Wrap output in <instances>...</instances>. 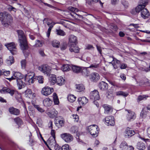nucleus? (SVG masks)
<instances>
[{
  "mask_svg": "<svg viewBox=\"0 0 150 150\" xmlns=\"http://www.w3.org/2000/svg\"><path fill=\"white\" fill-rule=\"evenodd\" d=\"M52 45L54 47L59 48L60 45V42L58 40H54L52 42Z\"/></svg>",
  "mask_w": 150,
  "mask_h": 150,
  "instance_id": "nucleus-43",
  "label": "nucleus"
},
{
  "mask_svg": "<svg viewBox=\"0 0 150 150\" xmlns=\"http://www.w3.org/2000/svg\"><path fill=\"white\" fill-rule=\"evenodd\" d=\"M5 45L10 51L12 54H16L17 52L16 46L14 42H12L6 44Z\"/></svg>",
  "mask_w": 150,
  "mask_h": 150,
  "instance_id": "nucleus-7",
  "label": "nucleus"
},
{
  "mask_svg": "<svg viewBox=\"0 0 150 150\" xmlns=\"http://www.w3.org/2000/svg\"><path fill=\"white\" fill-rule=\"evenodd\" d=\"M69 43L71 45L74 44L76 45L77 43V39L76 37L73 35H71L69 38Z\"/></svg>",
  "mask_w": 150,
  "mask_h": 150,
  "instance_id": "nucleus-22",
  "label": "nucleus"
},
{
  "mask_svg": "<svg viewBox=\"0 0 150 150\" xmlns=\"http://www.w3.org/2000/svg\"><path fill=\"white\" fill-rule=\"evenodd\" d=\"M136 12L139 13L141 11V17L144 18H146L150 16V14L147 10L145 8H143L141 5H138L135 8Z\"/></svg>",
  "mask_w": 150,
  "mask_h": 150,
  "instance_id": "nucleus-3",
  "label": "nucleus"
},
{
  "mask_svg": "<svg viewBox=\"0 0 150 150\" xmlns=\"http://www.w3.org/2000/svg\"><path fill=\"white\" fill-rule=\"evenodd\" d=\"M146 110V108H144L141 112L140 116L142 118H144L146 117L147 113Z\"/></svg>",
  "mask_w": 150,
  "mask_h": 150,
  "instance_id": "nucleus-47",
  "label": "nucleus"
},
{
  "mask_svg": "<svg viewBox=\"0 0 150 150\" xmlns=\"http://www.w3.org/2000/svg\"><path fill=\"white\" fill-rule=\"evenodd\" d=\"M42 139L44 141L45 143L46 144L50 150H52L50 148H53L54 146L55 145L56 143L55 139H52L50 137L47 141V143L46 142L44 139L41 136Z\"/></svg>",
  "mask_w": 150,
  "mask_h": 150,
  "instance_id": "nucleus-11",
  "label": "nucleus"
},
{
  "mask_svg": "<svg viewBox=\"0 0 150 150\" xmlns=\"http://www.w3.org/2000/svg\"><path fill=\"white\" fill-rule=\"evenodd\" d=\"M99 88L102 90H106L108 88L107 83L104 81H102L99 84Z\"/></svg>",
  "mask_w": 150,
  "mask_h": 150,
  "instance_id": "nucleus-28",
  "label": "nucleus"
},
{
  "mask_svg": "<svg viewBox=\"0 0 150 150\" xmlns=\"http://www.w3.org/2000/svg\"><path fill=\"white\" fill-rule=\"evenodd\" d=\"M98 126L95 125H91L88 127V130L89 133L93 137H96L98 133Z\"/></svg>",
  "mask_w": 150,
  "mask_h": 150,
  "instance_id": "nucleus-5",
  "label": "nucleus"
},
{
  "mask_svg": "<svg viewBox=\"0 0 150 150\" xmlns=\"http://www.w3.org/2000/svg\"><path fill=\"white\" fill-rule=\"evenodd\" d=\"M55 123L56 126H58V124L61 127L63 126L64 124V121L63 119H56Z\"/></svg>",
  "mask_w": 150,
  "mask_h": 150,
  "instance_id": "nucleus-37",
  "label": "nucleus"
},
{
  "mask_svg": "<svg viewBox=\"0 0 150 150\" xmlns=\"http://www.w3.org/2000/svg\"><path fill=\"white\" fill-rule=\"evenodd\" d=\"M78 101L80 105H83L88 102V100L85 97H83L79 98Z\"/></svg>",
  "mask_w": 150,
  "mask_h": 150,
  "instance_id": "nucleus-23",
  "label": "nucleus"
},
{
  "mask_svg": "<svg viewBox=\"0 0 150 150\" xmlns=\"http://www.w3.org/2000/svg\"><path fill=\"white\" fill-rule=\"evenodd\" d=\"M0 21L4 26H7L12 22L13 18L10 13L5 12L0 13Z\"/></svg>",
  "mask_w": 150,
  "mask_h": 150,
  "instance_id": "nucleus-1",
  "label": "nucleus"
},
{
  "mask_svg": "<svg viewBox=\"0 0 150 150\" xmlns=\"http://www.w3.org/2000/svg\"><path fill=\"white\" fill-rule=\"evenodd\" d=\"M50 81L52 85H54L55 83H57V78L54 74H51L50 77Z\"/></svg>",
  "mask_w": 150,
  "mask_h": 150,
  "instance_id": "nucleus-33",
  "label": "nucleus"
},
{
  "mask_svg": "<svg viewBox=\"0 0 150 150\" xmlns=\"http://www.w3.org/2000/svg\"><path fill=\"white\" fill-rule=\"evenodd\" d=\"M119 147L121 150H127L128 148V146L125 141H123L120 145Z\"/></svg>",
  "mask_w": 150,
  "mask_h": 150,
  "instance_id": "nucleus-29",
  "label": "nucleus"
},
{
  "mask_svg": "<svg viewBox=\"0 0 150 150\" xmlns=\"http://www.w3.org/2000/svg\"><path fill=\"white\" fill-rule=\"evenodd\" d=\"M53 96L54 103L55 105H58L59 103V101L57 94L56 93H54Z\"/></svg>",
  "mask_w": 150,
  "mask_h": 150,
  "instance_id": "nucleus-40",
  "label": "nucleus"
},
{
  "mask_svg": "<svg viewBox=\"0 0 150 150\" xmlns=\"http://www.w3.org/2000/svg\"><path fill=\"white\" fill-rule=\"evenodd\" d=\"M69 50L71 52H74L75 53H78L79 52V49L78 47L74 44L71 45Z\"/></svg>",
  "mask_w": 150,
  "mask_h": 150,
  "instance_id": "nucleus-30",
  "label": "nucleus"
},
{
  "mask_svg": "<svg viewBox=\"0 0 150 150\" xmlns=\"http://www.w3.org/2000/svg\"><path fill=\"white\" fill-rule=\"evenodd\" d=\"M147 3L148 2L146 0H141L140 1V4L139 5H141L142 7H143V8H145Z\"/></svg>",
  "mask_w": 150,
  "mask_h": 150,
  "instance_id": "nucleus-49",
  "label": "nucleus"
},
{
  "mask_svg": "<svg viewBox=\"0 0 150 150\" xmlns=\"http://www.w3.org/2000/svg\"><path fill=\"white\" fill-rule=\"evenodd\" d=\"M1 91L2 93L5 92L7 93L10 94L11 96H12L14 94H15V92H16V91L13 89L4 88L2 89Z\"/></svg>",
  "mask_w": 150,
  "mask_h": 150,
  "instance_id": "nucleus-19",
  "label": "nucleus"
},
{
  "mask_svg": "<svg viewBox=\"0 0 150 150\" xmlns=\"http://www.w3.org/2000/svg\"><path fill=\"white\" fill-rule=\"evenodd\" d=\"M52 103V100L49 98H46L44 99L43 101L44 105L46 107L50 106Z\"/></svg>",
  "mask_w": 150,
  "mask_h": 150,
  "instance_id": "nucleus-27",
  "label": "nucleus"
},
{
  "mask_svg": "<svg viewBox=\"0 0 150 150\" xmlns=\"http://www.w3.org/2000/svg\"><path fill=\"white\" fill-rule=\"evenodd\" d=\"M57 34L61 36H64L65 35L64 32L61 29L56 30Z\"/></svg>",
  "mask_w": 150,
  "mask_h": 150,
  "instance_id": "nucleus-52",
  "label": "nucleus"
},
{
  "mask_svg": "<svg viewBox=\"0 0 150 150\" xmlns=\"http://www.w3.org/2000/svg\"><path fill=\"white\" fill-rule=\"evenodd\" d=\"M34 106L35 108L40 112H43L45 111V110L41 108L39 105H34Z\"/></svg>",
  "mask_w": 150,
  "mask_h": 150,
  "instance_id": "nucleus-51",
  "label": "nucleus"
},
{
  "mask_svg": "<svg viewBox=\"0 0 150 150\" xmlns=\"http://www.w3.org/2000/svg\"><path fill=\"white\" fill-rule=\"evenodd\" d=\"M86 49L88 50H93L94 49V47L93 46L91 45H87L85 48Z\"/></svg>",
  "mask_w": 150,
  "mask_h": 150,
  "instance_id": "nucleus-63",
  "label": "nucleus"
},
{
  "mask_svg": "<svg viewBox=\"0 0 150 150\" xmlns=\"http://www.w3.org/2000/svg\"><path fill=\"white\" fill-rule=\"evenodd\" d=\"M103 107L104 109V113L105 114H110L112 111V107L110 105H103Z\"/></svg>",
  "mask_w": 150,
  "mask_h": 150,
  "instance_id": "nucleus-20",
  "label": "nucleus"
},
{
  "mask_svg": "<svg viewBox=\"0 0 150 150\" xmlns=\"http://www.w3.org/2000/svg\"><path fill=\"white\" fill-rule=\"evenodd\" d=\"M38 69L47 76L50 74L51 70V67L47 64L42 65L39 66Z\"/></svg>",
  "mask_w": 150,
  "mask_h": 150,
  "instance_id": "nucleus-6",
  "label": "nucleus"
},
{
  "mask_svg": "<svg viewBox=\"0 0 150 150\" xmlns=\"http://www.w3.org/2000/svg\"><path fill=\"white\" fill-rule=\"evenodd\" d=\"M35 77V74L33 72H30L26 74L25 76V81L27 84L30 85L33 83Z\"/></svg>",
  "mask_w": 150,
  "mask_h": 150,
  "instance_id": "nucleus-4",
  "label": "nucleus"
},
{
  "mask_svg": "<svg viewBox=\"0 0 150 150\" xmlns=\"http://www.w3.org/2000/svg\"><path fill=\"white\" fill-rule=\"evenodd\" d=\"M138 137L139 138L145 142H146L149 140V139H146L144 137L141 136L140 134H139Z\"/></svg>",
  "mask_w": 150,
  "mask_h": 150,
  "instance_id": "nucleus-62",
  "label": "nucleus"
},
{
  "mask_svg": "<svg viewBox=\"0 0 150 150\" xmlns=\"http://www.w3.org/2000/svg\"><path fill=\"white\" fill-rule=\"evenodd\" d=\"M6 62L8 65H11L14 62V59L12 56H10L6 60Z\"/></svg>",
  "mask_w": 150,
  "mask_h": 150,
  "instance_id": "nucleus-39",
  "label": "nucleus"
},
{
  "mask_svg": "<svg viewBox=\"0 0 150 150\" xmlns=\"http://www.w3.org/2000/svg\"><path fill=\"white\" fill-rule=\"evenodd\" d=\"M61 149L62 150H71V147L67 144L63 145Z\"/></svg>",
  "mask_w": 150,
  "mask_h": 150,
  "instance_id": "nucleus-53",
  "label": "nucleus"
},
{
  "mask_svg": "<svg viewBox=\"0 0 150 150\" xmlns=\"http://www.w3.org/2000/svg\"><path fill=\"white\" fill-rule=\"evenodd\" d=\"M25 96L30 98H33L36 96V94L34 93H33L32 90L29 89L26 90L25 92Z\"/></svg>",
  "mask_w": 150,
  "mask_h": 150,
  "instance_id": "nucleus-16",
  "label": "nucleus"
},
{
  "mask_svg": "<svg viewBox=\"0 0 150 150\" xmlns=\"http://www.w3.org/2000/svg\"><path fill=\"white\" fill-rule=\"evenodd\" d=\"M105 122L108 126H113L115 125L114 117L112 116H108L105 118Z\"/></svg>",
  "mask_w": 150,
  "mask_h": 150,
  "instance_id": "nucleus-14",
  "label": "nucleus"
},
{
  "mask_svg": "<svg viewBox=\"0 0 150 150\" xmlns=\"http://www.w3.org/2000/svg\"><path fill=\"white\" fill-rule=\"evenodd\" d=\"M99 67V64H91L88 68H96L98 67Z\"/></svg>",
  "mask_w": 150,
  "mask_h": 150,
  "instance_id": "nucleus-58",
  "label": "nucleus"
},
{
  "mask_svg": "<svg viewBox=\"0 0 150 150\" xmlns=\"http://www.w3.org/2000/svg\"><path fill=\"white\" fill-rule=\"evenodd\" d=\"M69 65L68 64L63 65L61 67V69L64 71H66L70 70Z\"/></svg>",
  "mask_w": 150,
  "mask_h": 150,
  "instance_id": "nucleus-44",
  "label": "nucleus"
},
{
  "mask_svg": "<svg viewBox=\"0 0 150 150\" xmlns=\"http://www.w3.org/2000/svg\"><path fill=\"white\" fill-rule=\"evenodd\" d=\"M76 97L73 94L69 95L67 97L69 101L71 103L74 101L76 100Z\"/></svg>",
  "mask_w": 150,
  "mask_h": 150,
  "instance_id": "nucleus-41",
  "label": "nucleus"
},
{
  "mask_svg": "<svg viewBox=\"0 0 150 150\" xmlns=\"http://www.w3.org/2000/svg\"><path fill=\"white\" fill-rule=\"evenodd\" d=\"M9 112L11 114L18 115L20 113V110L13 107H11L8 108Z\"/></svg>",
  "mask_w": 150,
  "mask_h": 150,
  "instance_id": "nucleus-18",
  "label": "nucleus"
},
{
  "mask_svg": "<svg viewBox=\"0 0 150 150\" xmlns=\"http://www.w3.org/2000/svg\"><path fill=\"white\" fill-rule=\"evenodd\" d=\"M125 133V136L127 137H131L135 134L134 131L131 130L129 128L126 129Z\"/></svg>",
  "mask_w": 150,
  "mask_h": 150,
  "instance_id": "nucleus-25",
  "label": "nucleus"
},
{
  "mask_svg": "<svg viewBox=\"0 0 150 150\" xmlns=\"http://www.w3.org/2000/svg\"><path fill=\"white\" fill-rule=\"evenodd\" d=\"M116 95L117 96H122L124 97H127L128 95V93L127 92L121 91L116 92Z\"/></svg>",
  "mask_w": 150,
  "mask_h": 150,
  "instance_id": "nucleus-42",
  "label": "nucleus"
},
{
  "mask_svg": "<svg viewBox=\"0 0 150 150\" xmlns=\"http://www.w3.org/2000/svg\"><path fill=\"white\" fill-rule=\"evenodd\" d=\"M54 91L53 88L48 86L43 88L41 90V94L45 96H47L51 94Z\"/></svg>",
  "mask_w": 150,
  "mask_h": 150,
  "instance_id": "nucleus-10",
  "label": "nucleus"
},
{
  "mask_svg": "<svg viewBox=\"0 0 150 150\" xmlns=\"http://www.w3.org/2000/svg\"><path fill=\"white\" fill-rule=\"evenodd\" d=\"M88 67H82L81 70V73L84 76H88V74L89 73V71L87 69Z\"/></svg>",
  "mask_w": 150,
  "mask_h": 150,
  "instance_id": "nucleus-35",
  "label": "nucleus"
},
{
  "mask_svg": "<svg viewBox=\"0 0 150 150\" xmlns=\"http://www.w3.org/2000/svg\"><path fill=\"white\" fill-rule=\"evenodd\" d=\"M73 119H74V121L77 122L79 119V117L76 114H73L72 115Z\"/></svg>",
  "mask_w": 150,
  "mask_h": 150,
  "instance_id": "nucleus-61",
  "label": "nucleus"
},
{
  "mask_svg": "<svg viewBox=\"0 0 150 150\" xmlns=\"http://www.w3.org/2000/svg\"><path fill=\"white\" fill-rule=\"evenodd\" d=\"M16 81L17 82V86L19 89H21L25 86V84L26 83H25L23 82L21 79L17 80Z\"/></svg>",
  "mask_w": 150,
  "mask_h": 150,
  "instance_id": "nucleus-32",
  "label": "nucleus"
},
{
  "mask_svg": "<svg viewBox=\"0 0 150 150\" xmlns=\"http://www.w3.org/2000/svg\"><path fill=\"white\" fill-rule=\"evenodd\" d=\"M61 137L67 143L70 142L73 139V136L69 133H64L61 135Z\"/></svg>",
  "mask_w": 150,
  "mask_h": 150,
  "instance_id": "nucleus-9",
  "label": "nucleus"
},
{
  "mask_svg": "<svg viewBox=\"0 0 150 150\" xmlns=\"http://www.w3.org/2000/svg\"><path fill=\"white\" fill-rule=\"evenodd\" d=\"M137 84H139L140 86H142L145 85L147 86H149V82L148 80L146 79L144 81L141 80L139 82H137Z\"/></svg>",
  "mask_w": 150,
  "mask_h": 150,
  "instance_id": "nucleus-38",
  "label": "nucleus"
},
{
  "mask_svg": "<svg viewBox=\"0 0 150 150\" xmlns=\"http://www.w3.org/2000/svg\"><path fill=\"white\" fill-rule=\"evenodd\" d=\"M126 110L127 112L126 116L127 121L131 122L134 120L136 117L135 112L129 110Z\"/></svg>",
  "mask_w": 150,
  "mask_h": 150,
  "instance_id": "nucleus-8",
  "label": "nucleus"
},
{
  "mask_svg": "<svg viewBox=\"0 0 150 150\" xmlns=\"http://www.w3.org/2000/svg\"><path fill=\"white\" fill-rule=\"evenodd\" d=\"M137 148L140 150H144L146 148L145 144L142 142H139L137 144Z\"/></svg>",
  "mask_w": 150,
  "mask_h": 150,
  "instance_id": "nucleus-34",
  "label": "nucleus"
},
{
  "mask_svg": "<svg viewBox=\"0 0 150 150\" xmlns=\"http://www.w3.org/2000/svg\"><path fill=\"white\" fill-rule=\"evenodd\" d=\"M37 79L38 80L39 83H43L44 78L42 76H38L37 77Z\"/></svg>",
  "mask_w": 150,
  "mask_h": 150,
  "instance_id": "nucleus-54",
  "label": "nucleus"
},
{
  "mask_svg": "<svg viewBox=\"0 0 150 150\" xmlns=\"http://www.w3.org/2000/svg\"><path fill=\"white\" fill-rule=\"evenodd\" d=\"M15 97L16 99L18 101H21L22 100L21 94L19 93L17 91H16L15 92Z\"/></svg>",
  "mask_w": 150,
  "mask_h": 150,
  "instance_id": "nucleus-46",
  "label": "nucleus"
},
{
  "mask_svg": "<svg viewBox=\"0 0 150 150\" xmlns=\"http://www.w3.org/2000/svg\"><path fill=\"white\" fill-rule=\"evenodd\" d=\"M42 43L39 40H37L35 45L36 47H41L42 45Z\"/></svg>",
  "mask_w": 150,
  "mask_h": 150,
  "instance_id": "nucleus-59",
  "label": "nucleus"
},
{
  "mask_svg": "<svg viewBox=\"0 0 150 150\" xmlns=\"http://www.w3.org/2000/svg\"><path fill=\"white\" fill-rule=\"evenodd\" d=\"M148 97V96L146 95H142L139 96H138L137 99V101L139 102L142 100H144L146 99Z\"/></svg>",
  "mask_w": 150,
  "mask_h": 150,
  "instance_id": "nucleus-45",
  "label": "nucleus"
},
{
  "mask_svg": "<svg viewBox=\"0 0 150 150\" xmlns=\"http://www.w3.org/2000/svg\"><path fill=\"white\" fill-rule=\"evenodd\" d=\"M82 67L73 65L71 66L72 71L74 73H81Z\"/></svg>",
  "mask_w": 150,
  "mask_h": 150,
  "instance_id": "nucleus-24",
  "label": "nucleus"
},
{
  "mask_svg": "<svg viewBox=\"0 0 150 150\" xmlns=\"http://www.w3.org/2000/svg\"><path fill=\"white\" fill-rule=\"evenodd\" d=\"M121 3L125 8L128 7L129 5L128 1L125 0H122Z\"/></svg>",
  "mask_w": 150,
  "mask_h": 150,
  "instance_id": "nucleus-56",
  "label": "nucleus"
},
{
  "mask_svg": "<svg viewBox=\"0 0 150 150\" xmlns=\"http://www.w3.org/2000/svg\"><path fill=\"white\" fill-rule=\"evenodd\" d=\"M107 60L108 62L112 64L114 68H115L114 67L115 64L114 63H113V62H116L117 63L120 62L119 60L114 58L113 57L111 56H109L108 58L107 59Z\"/></svg>",
  "mask_w": 150,
  "mask_h": 150,
  "instance_id": "nucleus-21",
  "label": "nucleus"
},
{
  "mask_svg": "<svg viewBox=\"0 0 150 150\" xmlns=\"http://www.w3.org/2000/svg\"><path fill=\"white\" fill-rule=\"evenodd\" d=\"M14 120L16 123L18 125H21L22 124V120L18 117L14 118Z\"/></svg>",
  "mask_w": 150,
  "mask_h": 150,
  "instance_id": "nucleus-50",
  "label": "nucleus"
},
{
  "mask_svg": "<svg viewBox=\"0 0 150 150\" xmlns=\"http://www.w3.org/2000/svg\"><path fill=\"white\" fill-rule=\"evenodd\" d=\"M77 127L75 126H73L70 129V131L72 133H76L77 134V137H76V139L78 142H81V140H80L79 138V136L78 134V133L79 132L77 131Z\"/></svg>",
  "mask_w": 150,
  "mask_h": 150,
  "instance_id": "nucleus-26",
  "label": "nucleus"
},
{
  "mask_svg": "<svg viewBox=\"0 0 150 150\" xmlns=\"http://www.w3.org/2000/svg\"><path fill=\"white\" fill-rule=\"evenodd\" d=\"M42 120L40 118H38L37 121V124L41 126L42 124Z\"/></svg>",
  "mask_w": 150,
  "mask_h": 150,
  "instance_id": "nucleus-64",
  "label": "nucleus"
},
{
  "mask_svg": "<svg viewBox=\"0 0 150 150\" xmlns=\"http://www.w3.org/2000/svg\"><path fill=\"white\" fill-rule=\"evenodd\" d=\"M2 72H3V75H4V76H8L10 73V72L9 71L3 70Z\"/></svg>",
  "mask_w": 150,
  "mask_h": 150,
  "instance_id": "nucleus-57",
  "label": "nucleus"
},
{
  "mask_svg": "<svg viewBox=\"0 0 150 150\" xmlns=\"http://www.w3.org/2000/svg\"><path fill=\"white\" fill-rule=\"evenodd\" d=\"M90 96L91 99L92 100H98L100 98L98 92L97 90H94L91 92Z\"/></svg>",
  "mask_w": 150,
  "mask_h": 150,
  "instance_id": "nucleus-12",
  "label": "nucleus"
},
{
  "mask_svg": "<svg viewBox=\"0 0 150 150\" xmlns=\"http://www.w3.org/2000/svg\"><path fill=\"white\" fill-rule=\"evenodd\" d=\"M18 34V40L20 43V47L22 50H24L27 47V43L26 37L23 32L21 30L17 31Z\"/></svg>",
  "mask_w": 150,
  "mask_h": 150,
  "instance_id": "nucleus-2",
  "label": "nucleus"
},
{
  "mask_svg": "<svg viewBox=\"0 0 150 150\" xmlns=\"http://www.w3.org/2000/svg\"><path fill=\"white\" fill-rule=\"evenodd\" d=\"M23 78L22 74L18 72H14L13 73V76L10 78H6L10 81L13 79H16V81L21 79Z\"/></svg>",
  "mask_w": 150,
  "mask_h": 150,
  "instance_id": "nucleus-13",
  "label": "nucleus"
},
{
  "mask_svg": "<svg viewBox=\"0 0 150 150\" xmlns=\"http://www.w3.org/2000/svg\"><path fill=\"white\" fill-rule=\"evenodd\" d=\"M7 8L8 10L9 11H13L15 12H16L17 11V9L16 8L13 7L10 5H8L7 7Z\"/></svg>",
  "mask_w": 150,
  "mask_h": 150,
  "instance_id": "nucleus-48",
  "label": "nucleus"
},
{
  "mask_svg": "<svg viewBox=\"0 0 150 150\" xmlns=\"http://www.w3.org/2000/svg\"><path fill=\"white\" fill-rule=\"evenodd\" d=\"M28 47L27 46V48L24 50H22L23 51V52L24 53V56L25 57H27L30 54L29 52L28 51L26 50Z\"/></svg>",
  "mask_w": 150,
  "mask_h": 150,
  "instance_id": "nucleus-60",
  "label": "nucleus"
},
{
  "mask_svg": "<svg viewBox=\"0 0 150 150\" xmlns=\"http://www.w3.org/2000/svg\"><path fill=\"white\" fill-rule=\"evenodd\" d=\"M22 67L23 69H25V68L26 64V61L25 59L22 60L21 62Z\"/></svg>",
  "mask_w": 150,
  "mask_h": 150,
  "instance_id": "nucleus-55",
  "label": "nucleus"
},
{
  "mask_svg": "<svg viewBox=\"0 0 150 150\" xmlns=\"http://www.w3.org/2000/svg\"><path fill=\"white\" fill-rule=\"evenodd\" d=\"M89 78L91 81L96 82L99 79L100 76L98 73L94 72L90 75Z\"/></svg>",
  "mask_w": 150,
  "mask_h": 150,
  "instance_id": "nucleus-15",
  "label": "nucleus"
},
{
  "mask_svg": "<svg viewBox=\"0 0 150 150\" xmlns=\"http://www.w3.org/2000/svg\"><path fill=\"white\" fill-rule=\"evenodd\" d=\"M46 113L50 117L53 118L57 115L58 112L54 108H52L50 112L46 111Z\"/></svg>",
  "mask_w": 150,
  "mask_h": 150,
  "instance_id": "nucleus-17",
  "label": "nucleus"
},
{
  "mask_svg": "<svg viewBox=\"0 0 150 150\" xmlns=\"http://www.w3.org/2000/svg\"><path fill=\"white\" fill-rule=\"evenodd\" d=\"M65 80L62 77L60 76L57 78V84L59 86L63 85L64 83Z\"/></svg>",
  "mask_w": 150,
  "mask_h": 150,
  "instance_id": "nucleus-31",
  "label": "nucleus"
},
{
  "mask_svg": "<svg viewBox=\"0 0 150 150\" xmlns=\"http://www.w3.org/2000/svg\"><path fill=\"white\" fill-rule=\"evenodd\" d=\"M76 89L77 91L80 92L83 91L85 88L83 84H80L76 85Z\"/></svg>",
  "mask_w": 150,
  "mask_h": 150,
  "instance_id": "nucleus-36",
  "label": "nucleus"
}]
</instances>
